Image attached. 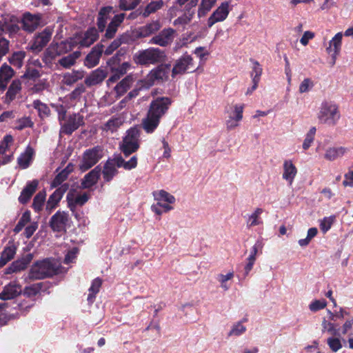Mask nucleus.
<instances>
[{
    "label": "nucleus",
    "instance_id": "f257e3e1",
    "mask_svg": "<svg viewBox=\"0 0 353 353\" xmlns=\"http://www.w3.org/2000/svg\"><path fill=\"white\" fill-rule=\"evenodd\" d=\"M172 100L167 97H157L150 103L146 116L142 119L141 125L148 134L154 132L158 128L160 121L168 112Z\"/></svg>",
    "mask_w": 353,
    "mask_h": 353
},
{
    "label": "nucleus",
    "instance_id": "f03ea898",
    "mask_svg": "<svg viewBox=\"0 0 353 353\" xmlns=\"http://www.w3.org/2000/svg\"><path fill=\"white\" fill-rule=\"evenodd\" d=\"M137 165V158L133 156L130 160L125 161L121 156H117L109 159L105 163L102 171L103 178L105 181H110L118 173L117 168H123L125 170H130Z\"/></svg>",
    "mask_w": 353,
    "mask_h": 353
},
{
    "label": "nucleus",
    "instance_id": "7ed1b4c3",
    "mask_svg": "<svg viewBox=\"0 0 353 353\" xmlns=\"http://www.w3.org/2000/svg\"><path fill=\"white\" fill-rule=\"evenodd\" d=\"M60 264L55 259H46L35 262L28 272L30 280L43 279L59 272Z\"/></svg>",
    "mask_w": 353,
    "mask_h": 353
},
{
    "label": "nucleus",
    "instance_id": "20e7f679",
    "mask_svg": "<svg viewBox=\"0 0 353 353\" xmlns=\"http://www.w3.org/2000/svg\"><path fill=\"white\" fill-rule=\"evenodd\" d=\"M165 57L164 52L159 48H149L136 52L133 60L138 65H150L162 62Z\"/></svg>",
    "mask_w": 353,
    "mask_h": 353
},
{
    "label": "nucleus",
    "instance_id": "39448f33",
    "mask_svg": "<svg viewBox=\"0 0 353 353\" xmlns=\"http://www.w3.org/2000/svg\"><path fill=\"white\" fill-rule=\"evenodd\" d=\"M341 117L338 105L332 101H323L317 114L319 123L330 126L335 125Z\"/></svg>",
    "mask_w": 353,
    "mask_h": 353
},
{
    "label": "nucleus",
    "instance_id": "423d86ee",
    "mask_svg": "<svg viewBox=\"0 0 353 353\" xmlns=\"http://www.w3.org/2000/svg\"><path fill=\"white\" fill-rule=\"evenodd\" d=\"M103 155L104 148L101 145H97L85 150L79 164V169L82 172H85L97 164Z\"/></svg>",
    "mask_w": 353,
    "mask_h": 353
},
{
    "label": "nucleus",
    "instance_id": "0eeeda50",
    "mask_svg": "<svg viewBox=\"0 0 353 353\" xmlns=\"http://www.w3.org/2000/svg\"><path fill=\"white\" fill-rule=\"evenodd\" d=\"M196 69L193 58L185 52L175 61L172 70V77L175 78L186 72H193Z\"/></svg>",
    "mask_w": 353,
    "mask_h": 353
},
{
    "label": "nucleus",
    "instance_id": "6e6552de",
    "mask_svg": "<svg viewBox=\"0 0 353 353\" xmlns=\"http://www.w3.org/2000/svg\"><path fill=\"white\" fill-rule=\"evenodd\" d=\"M139 131L136 128H130L127 131V134L120 145L121 150L125 157L136 152L139 148Z\"/></svg>",
    "mask_w": 353,
    "mask_h": 353
},
{
    "label": "nucleus",
    "instance_id": "1a4fd4ad",
    "mask_svg": "<svg viewBox=\"0 0 353 353\" xmlns=\"http://www.w3.org/2000/svg\"><path fill=\"white\" fill-rule=\"evenodd\" d=\"M170 72V64H161L152 70L147 77L142 80L141 83H145L142 85L148 88L153 85L156 81H166L168 79Z\"/></svg>",
    "mask_w": 353,
    "mask_h": 353
},
{
    "label": "nucleus",
    "instance_id": "9d476101",
    "mask_svg": "<svg viewBox=\"0 0 353 353\" xmlns=\"http://www.w3.org/2000/svg\"><path fill=\"white\" fill-rule=\"evenodd\" d=\"M84 124L83 116L79 113L72 114L60 122V133L71 134Z\"/></svg>",
    "mask_w": 353,
    "mask_h": 353
},
{
    "label": "nucleus",
    "instance_id": "9b49d317",
    "mask_svg": "<svg viewBox=\"0 0 353 353\" xmlns=\"http://www.w3.org/2000/svg\"><path fill=\"white\" fill-rule=\"evenodd\" d=\"M231 10L230 3L225 1L222 2L210 14L207 20V26L210 28L215 23L224 21Z\"/></svg>",
    "mask_w": 353,
    "mask_h": 353
},
{
    "label": "nucleus",
    "instance_id": "f8f14e48",
    "mask_svg": "<svg viewBox=\"0 0 353 353\" xmlns=\"http://www.w3.org/2000/svg\"><path fill=\"white\" fill-rule=\"evenodd\" d=\"M69 214L64 211H57L50 219L49 224L54 232H65L69 225Z\"/></svg>",
    "mask_w": 353,
    "mask_h": 353
},
{
    "label": "nucleus",
    "instance_id": "ddd939ff",
    "mask_svg": "<svg viewBox=\"0 0 353 353\" xmlns=\"http://www.w3.org/2000/svg\"><path fill=\"white\" fill-rule=\"evenodd\" d=\"M52 36V31L49 28L44 29L39 33L30 43L29 48L33 52H41L50 41Z\"/></svg>",
    "mask_w": 353,
    "mask_h": 353
},
{
    "label": "nucleus",
    "instance_id": "4468645a",
    "mask_svg": "<svg viewBox=\"0 0 353 353\" xmlns=\"http://www.w3.org/2000/svg\"><path fill=\"white\" fill-rule=\"evenodd\" d=\"M68 188V184H63L58 188L48 198L46 203L45 210L48 214H50L58 205L62 199L64 193Z\"/></svg>",
    "mask_w": 353,
    "mask_h": 353
},
{
    "label": "nucleus",
    "instance_id": "2eb2a0df",
    "mask_svg": "<svg viewBox=\"0 0 353 353\" xmlns=\"http://www.w3.org/2000/svg\"><path fill=\"white\" fill-rule=\"evenodd\" d=\"M174 30L172 28H165L158 34L153 37L149 41L150 44H155L162 47L169 45L174 39Z\"/></svg>",
    "mask_w": 353,
    "mask_h": 353
},
{
    "label": "nucleus",
    "instance_id": "dca6fc26",
    "mask_svg": "<svg viewBox=\"0 0 353 353\" xmlns=\"http://www.w3.org/2000/svg\"><path fill=\"white\" fill-rule=\"evenodd\" d=\"M32 254L29 253L26 254L21 259L12 262L11 265L6 269L5 273L9 274L25 270L28 265L32 261Z\"/></svg>",
    "mask_w": 353,
    "mask_h": 353
},
{
    "label": "nucleus",
    "instance_id": "f3484780",
    "mask_svg": "<svg viewBox=\"0 0 353 353\" xmlns=\"http://www.w3.org/2000/svg\"><path fill=\"white\" fill-rule=\"evenodd\" d=\"M88 199L89 195L87 193L75 194L74 192L70 191L67 194L68 207L71 211H74L78 205H83Z\"/></svg>",
    "mask_w": 353,
    "mask_h": 353
},
{
    "label": "nucleus",
    "instance_id": "a211bd4d",
    "mask_svg": "<svg viewBox=\"0 0 353 353\" xmlns=\"http://www.w3.org/2000/svg\"><path fill=\"white\" fill-rule=\"evenodd\" d=\"M108 73L107 70L99 68L85 78V83L89 87L98 85L107 77Z\"/></svg>",
    "mask_w": 353,
    "mask_h": 353
},
{
    "label": "nucleus",
    "instance_id": "6ab92c4d",
    "mask_svg": "<svg viewBox=\"0 0 353 353\" xmlns=\"http://www.w3.org/2000/svg\"><path fill=\"white\" fill-rule=\"evenodd\" d=\"M21 293V286L17 282H10L0 293V299L6 301L15 298Z\"/></svg>",
    "mask_w": 353,
    "mask_h": 353
},
{
    "label": "nucleus",
    "instance_id": "aec40b11",
    "mask_svg": "<svg viewBox=\"0 0 353 353\" xmlns=\"http://www.w3.org/2000/svg\"><path fill=\"white\" fill-rule=\"evenodd\" d=\"M297 174V168L292 160H285L283 164L282 178L292 185Z\"/></svg>",
    "mask_w": 353,
    "mask_h": 353
},
{
    "label": "nucleus",
    "instance_id": "412c9836",
    "mask_svg": "<svg viewBox=\"0 0 353 353\" xmlns=\"http://www.w3.org/2000/svg\"><path fill=\"white\" fill-rule=\"evenodd\" d=\"M349 152V149L343 146L329 147L325 150L324 158L330 161H334L341 158Z\"/></svg>",
    "mask_w": 353,
    "mask_h": 353
},
{
    "label": "nucleus",
    "instance_id": "4be33fe9",
    "mask_svg": "<svg viewBox=\"0 0 353 353\" xmlns=\"http://www.w3.org/2000/svg\"><path fill=\"white\" fill-rule=\"evenodd\" d=\"M98 37L97 29L90 28L79 37L78 39L79 43L81 47H89L98 39Z\"/></svg>",
    "mask_w": 353,
    "mask_h": 353
},
{
    "label": "nucleus",
    "instance_id": "5701e85b",
    "mask_svg": "<svg viewBox=\"0 0 353 353\" xmlns=\"http://www.w3.org/2000/svg\"><path fill=\"white\" fill-rule=\"evenodd\" d=\"M41 18L38 15L26 13L22 19L23 28L29 32L35 30L39 25Z\"/></svg>",
    "mask_w": 353,
    "mask_h": 353
},
{
    "label": "nucleus",
    "instance_id": "b1692460",
    "mask_svg": "<svg viewBox=\"0 0 353 353\" xmlns=\"http://www.w3.org/2000/svg\"><path fill=\"white\" fill-rule=\"evenodd\" d=\"M14 74V70L7 63H3L0 67V90H4L6 88L8 83Z\"/></svg>",
    "mask_w": 353,
    "mask_h": 353
},
{
    "label": "nucleus",
    "instance_id": "393cba45",
    "mask_svg": "<svg viewBox=\"0 0 353 353\" xmlns=\"http://www.w3.org/2000/svg\"><path fill=\"white\" fill-rule=\"evenodd\" d=\"M101 172V168L99 166H97L85 174L81 182L82 188H90L96 184L100 176Z\"/></svg>",
    "mask_w": 353,
    "mask_h": 353
},
{
    "label": "nucleus",
    "instance_id": "a878e982",
    "mask_svg": "<svg viewBox=\"0 0 353 353\" xmlns=\"http://www.w3.org/2000/svg\"><path fill=\"white\" fill-rule=\"evenodd\" d=\"M134 81V79L133 76L132 74H129L119 82L114 88V90L117 94V97L119 98L123 95L129 90Z\"/></svg>",
    "mask_w": 353,
    "mask_h": 353
},
{
    "label": "nucleus",
    "instance_id": "bb28decb",
    "mask_svg": "<svg viewBox=\"0 0 353 353\" xmlns=\"http://www.w3.org/2000/svg\"><path fill=\"white\" fill-rule=\"evenodd\" d=\"M34 154V150L30 146L27 147L26 150L17 159L19 166L21 169L28 168L32 162Z\"/></svg>",
    "mask_w": 353,
    "mask_h": 353
},
{
    "label": "nucleus",
    "instance_id": "cd10ccee",
    "mask_svg": "<svg viewBox=\"0 0 353 353\" xmlns=\"http://www.w3.org/2000/svg\"><path fill=\"white\" fill-rule=\"evenodd\" d=\"M21 90V83L19 80H14L10 86L4 97V103H10Z\"/></svg>",
    "mask_w": 353,
    "mask_h": 353
},
{
    "label": "nucleus",
    "instance_id": "c85d7f7f",
    "mask_svg": "<svg viewBox=\"0 0 353 353\" xmlns=\"http://www.w3.org/2000/svg\"><path fill=\"white\" fill-rule=\"evenodd\" d=\"M102 52V46L94 47L85 58V65L88 68H93L97 65L99 62Z\"/></svg>",
    "mask_w": 353,
    "mask_h": 353
},
{
    "label": "nucleus",
    "instance_id": "c756f323",
    "mask_svg": "<svg viewBox=\"0 0 353 353\" xmlns=\"http://www.w3.org/2000/svg\"><path fill=\"white\" fill-rule=\"evenodd\" d=\"M263 210L261 208H256L254 212L248 216L246 224L248 228L259 225L263 224L261 214Z\"/></svg>",
    "mask_w": 353,
    "mask_h": 353
},
{
    "label": "nucleus",
    "instance_id": "7c9ffc66",
    "mask_svg": "<svg viewBox=\"0 0 353 353\" xmlns=\"http://www.w3.org/2000/svg\"><path fill=\"white\" fill-rule=\"evenodd\" d=\"M123 123L122 117H112L102 126V130L107 132L113 133L120 128Z\"/></svg>",
    "mask_w": 353,
    "mask_h": 353
},
{
    "label": "nucleus",
    "instance_id": "2f4dec72",
    "mask_svg": "<svg viewBox=\"0 0 353 353\" xmlns=\"http://www.w3.org/2000/svg\"><path fill=\"white\" fill-rule=\"evenodd\" d=\"M342 32H338L330 41L329 46L326 48L327 53L339 54L341 49L342 44Z\"/></svg>",
    "mask_w": 353,
    "mask_h": 353
},
{
    "label": "nucleus",
    "instance_id": "473e14b6",
    "mask_svg": "<svg viewBox=\"0 0 353 353\" xmlns=\"http://www.w3.org/2000/svg\"><path fill=\"white\" fill-rule=\"evenodd\" d=\"M234 274L233 271H229L226 274H219L216 276V280L220 287L224 291H228L231 287L230 281L233 279Z\"/></svg>",
    "mask_w": 353,
    "mask_h": 353
},
{
    "label": "nucleus",
    "instance_id": "72a5a7b5",
    "mask_svg": "<svg viewBox=\"0 0 353 353\" xmlns=\"http://www.w3.org/2000/svg\"><path fill=\"white\" fill-rule=\"evenodd\" d=\"M16 254V247L14 245L5 248L0 256V268L12 259Z\"/></svg>",
    "mask_w": 353,
    "mask_h": 353
},
{
    "label": "nucleus",
    "instance_id": "f704fd0d",
    "mask_svg": "<svg viewBox=\"0 0 353 353\" xmlns=\"http://www.w3.org/2000/svg\"><path fill=\"white\" fill-rule=\"evenodd\" d=\"M161 28V24L158 21H152L140 28L139 34L142 37H148L157 32Z\"/></svg>",
    "mask_w": 353,
    "mask_h": 353
},
{
    "label": "nucleus",
    "instance_id": "c9c22d12",
    "mask_svg": "<svg viewBox=\"0 0 353 353\" xmlns=\"http://www.w3.org/2000/svg\"><path fill=\"white\" fill-rule=\"evenodd\" d=\"M83 77V74L80 71L66 72L63 76L62 83L67 85H71Z\"/></svg>",
    "mask_w": 353,
    "mask_h": 353
},
{
    "label": "nucleus",
    "instance_id": "e433bc0d",
    "mask_svg": "<svg viewBox=\"0 0 353 353\" xmlns=\"http://www.w3.org/2000/svg\"><path fill=\"white\" fill-rule=\"evenodd\" d=\"M154 199L157 202H165L168 203H175V197L170 194L169 192L161 190L157 192H154L153 193Z\"/></svg>",
    "mask_w": 353,
    "mask_h": 353
},
{
    "label": "nucleus",
    "instance_id": "4c0bfd02",
    "mask_svg": "<svg viewBox=\"0 0 353 353\" xmlns=\"http://www.w3.org/2000/svg\"><path fill=\"white\" fill-rule=\"evenodd\" d=\"M217 0H201L199 6L197 16L199 18L205 17L214 6Z\"/></svg>",
    "mask_w": 353,
    "mask_h": 353
},
{
    "label": "nucleus",
    "instance_id": "58836bf2",
    "mask_svg": "<svg viewBox=\"0 0 353 353\" xmlns=\"http://www.w3.org/2000/svg\"><path fill=\"white\" fill-rule=\"evenodd\" d=\"M102 284V281L99 278H96L92 282L91 286L88 291V301L90 303H93L96 296V294L99 292L100 288Z\"/></svg>",
    "mask_w": 353,
    "mask_h": 353
},
{
    "label": "nucleus",
    "instance_id": "ea45409f",
    "mask_svg": "<svg viewBox=\"0 0 353 353\" xmlns=\"http://www.w3.org/2000/svg\"><path fill=\"white\" fill-rule=\"evenodd\" d=\"M32 106L37 110L40 118L44 119L50 115V110L49 107L46 103H42L41 101H34L32 103Z\"/></svg>",
    "mask_w": 353,
    "mask_h": 353
},
{
    "label": "nucleus",
    "instance_id": "a19ab883",
    "mask_svg": "<svg viewBox=\"0 0 353 353\" xmlns=\"http://www.w3.org/2000/svg\"><path fill=\"white\" fill-rule=\"evenodd\" d=\"M194 12H188L179 17L173 21V25L177 28H184L192 19Z\"/></svg>",
    "mask_w": 353,
    "mask_h": 353
},
{
    "label": "nucleus",
    "instance_id": "79ce46f5",
    "mask_svg": "<svg viewBox=\"0 0 353 353\" xmlns=\"http://www.w3.org/2000/svg\"><path fill=\"white\" fill-rule=\"evenodd\" d=\"M46 196V194L45 191H41L36 194L32 203V208L35 212H39L43 210Z\"/></svg>",
    "mask_w": 353,
    "mask_h": 353
},
{
    "label": "nucleus",
    "instance_id": "37998d69",
    "mask_svg": "<svg viewBox=\"0 0 353 353\" xmlns=\"http://www.w3.org/2000/svg\"><path fill=\"white\" fill-rule=\"evenodd\" d=\"M117 58L118 55H116L108 61V64L110 66L111 72L113 73L112 75L107 80V84L108 86L117 81L121 77H122L116 70H114V67L112 65L116 63Z\"/></svg>",
    "mask_w": 353,
    "mask_h": 353
},
{
    "label": "nucleus",
    "instance_id": "c03bdc74",
    "mask_svg": "<svg viewBox=\"0 0 353 353\" xmlns=\"http://www.w3.org/2000/svg\"><path fill=\"white\" fill-rule=\"evenodd\" d=\"M26 54L24 51L14 52L8 59L10 63L18 68H21L23 65Z\"/></svg>",
    "mask_w": 353,
    "mask_h": 353
},
{
    "label": "nucleus",
    "instance_id": "a18cd8bd",
    "mask_svg": "<svg viewBox=\"0 0 353 353\" xmlns=\"http://www.w3.org/2000/svg\"><path fill=\"white\" fill-rule=\"evenodd\" d=\"M51 106L57 112L59 122L63 121L65 118V114L68 108L66 104L64 103V101L63 100H59L57 103H52Z\"/></svg>",
    "mask_w": 353,
    "mask_h": 353
},
{
    "label": "nucleus",
    "instance_id": "49530a36",
    "mask_svg": "<svg viewBox=\"0 0 353 353\" xmlns=\"http://www.w3.org/2000/svg\"><path fill=\"white\" fill-rule=\"evenodd\" d=\"M111 11V8H102L99 13L98 20H97V26L100 31H103L106 21L108 19V14Z\"/></svg>",
    "mask_w": 353,
    "mask_h": 353
},
{
    "label": "nucleus",
    "instance_id": "de8ad7c7",
    "mask_svg": "<svg viewBox=\"0 0 353 353\" xmlns=\"http://www.w3.org/2000/svg\"><path fill=\"white\" fill-rule=\"evenodd\" d=\"M343 340L340 337L330 336L327 339V344L333 352H337L343 347Z\"/></svg>",
    "mask_w": 353,
    "mask_h": 353
},
{
    "label": "nucleus",
    "instance_id": "09e8293b",
    "mask_svg": "<svg viewBox=\"0 0 353 353\" xmlns=\"http://www.w3.org/2000/svg\"><path fill=\"white\" fill-rule=\"evenodd\" d=\"M14 142L13 137L10 134H6L0 141V154L7 153L10 151L11 146Z\"/></svg>",
    "mask_w": 353,
    "mask_h": 353
},
{
    "label": "nucleus",
    "instance_id": "8fccbe9b",
    "mask_svg": "<svg viewBox=\"0 0 353 353\" xmlns=\"http://www.w3.org/2000/svg\"><path fill=\"white\" fill-rule=\"evenodd\" d=\"M163 5V2L161 0L151 1L145 8L143 15L146 17L150 14L155 12L158 10L161 9Z\"/></svg>",
    "mask_w": 353,
    "mask_h": 353
},
{
    "label": "nucleus",
    "instance_id": "3c124183",
    "mask_svg": "<svg viewBox=\"0 0 353 353\" xmlns=\"http://www.w3.org/2000/svg\"><path fill=\"white\" fill-rule=\"evenodd\" d=\"M250 61L253 64L252 68V72L250 73L252 81L256 80V81L259 82L263 72L262 67L257 61L250 59Z\"/></svg>",
    "mask_w": 353,
    "mask_h": 353
},
{
    "label": "nucleus",
    "instance_id": "603ef678",
    "mask_svg": "<svg viewBox=\"0 0 353 353\" xmlns=\"http://www.w3.org/2000/svg\"><path fill=\"white\" fill-rule=\"evenodd\" d=\"M79 52H74L66 57H62L59 59V63L61 66L65 68H70L74 64L76 59L79 57Z\"/></svg>",
    "mask_w": 353,
    "mask_h": 353
},
{
    "label": "nucleus",
    "instance_id": "864d4df0",
    "mask_svg": "<svg viewBox=\"0 0 353 353\" xmlns=\"http://www.w3.org/2000/svg\"><path fill=\"white\" fill-rule=\"evenodd\" d=\"M41 283H37L29 286H26L23 290V294L28 297L35 296L41 291Z\"/></svg>",
    "mask_w": 353,
    "mask_h": 353
},
{
    "label": "nucleus",
    "instance_id": "5fc2aeb1",
    "mask_svg": "<svg viewBox=\"0 0 353 353\" xmlns=\"http://www.w3.org/2000/svg\"><path fill=\"white\" fill-rule=\"evenodd\" d=\"M246 331V327L241 321L232 325L228 333V336H239L242 335Z\"/></svg>",
    "mask_w": 353,
    "mask_h": 353
},
{
    "label": "nucleus",
    "instance_id": "6e6d98bb",
    "mask_svg": "<svg viewBox=\"0 0 353 353\" xmlns=\"http://www.w3.org/2000/svg\"><path fill=\"white\" fill-rule=\"evenodd\" d=\"M237 116L233 117L229 114L228 119L226 121V128L228 130H231L239 126V123L241 121V110L236 111Z\"/></svg>",
    "mask_w": 353,
    "mask_h": 353
},
{
    "label": "nucleus",
    "instance_id": "4d7b16f0",
    "mask_svg": "<svg viewBox=\"0 0 353 353\" xmlns=\"http://www.w3.org/2000/svg\"><path fill=\"white\" fill-rule=\"evenodd\" d=\"M316 132V128L315 127H312L308 131V132L306 134L305 139L303 143V148L305 150H307L313 143Z\"/></svg>",
    "mask_w": 353,
    "mask_h": 353
},
{
    "label": "nucleus",
    "instance_id": "13d9d810",
    "mask_svg": "<svg viewBox=\"0 0 353 353\" xmlns=\"http://www.w3.org/2000/svg\"><path fill=\"white\" fill-rule=\"evenodd\" d=\"M30 221V213L29 212H25L21 217L20 218L19 222L16 225L14 232L15 233H19L22 229L25 227V225L29 223Z\"/></svg>",
    "mask_w": 353,
    "mask_h": 353
},
{
    "label": "nucleus",
    "instance_id": "bf43d9fd",
    "mask_svg": "<svg viewBox=\"0 0 353 353\" xmlns=\"http://www.w3.org/2000/svg\"><path fill=\"white\" fill-rule=\"evenodd\" d=\"M16 124L15 128L19 130H21L26 128H32L34 125V123L28 117H24L17 119Z\"/></svg>",
    "mask_w": 353,
    "mask_h": 353
},
{
    "label": "nucleus",
    "instance_id": "052dcab7",
    "mask_svg": "<svg viewBox=\"0 0 353 353\" xmlns=\"http://www.w3.org/2000/svg\"><path fill=\"white\" fill-rule=\"evenodd\" d=\"M335 219L334 216H328L323 218L320 223V228L323 233H326L332 227Z\"/></svg>",
    "mask_w": 353,
    "mask_h": 353
},
{
    "label": "nucleus",
    "instance_id": "680f3d73",
    "mask_svg": "<svg viewBox=\"0 0 353 353\" xmlns=\"http://www.w3.org/2000/svg\"><path fill=\"white\" fill-rule=\"evenodd\" d=\"M314 86L313 81L310 78H305L300 83L299 90L300 93L309 92Z\"/></svg>",
    "mask_w": 353,
    "mask_h": 353
},
{
    "label": "nucleus",
    "instance_id": "e2e57ef3",
    "mask_svg": "<svg viewBox=\"0 0 353 353\" xmlns=\"http://www.w3.org/2000/svg\"><path fill=\"white\" fill-rule=\"evenodd\" d=\"M141 0H120L119 6L122 10H128L134 9Z\"/></svg>",
    "mask_w": 353,
    "mask_h": 353
},
{
    "label": "nucleus",
    "instance_id": "0e129e2a",
    "mask_svg": "<svg viewBox=\"0 0 353 353\" xmlns=\"http://www.w3.org/2000/svg\"><path fill=\"white\" fill-rule=\"evenodd\" d=\"M327 305V301L325 299L315 300L309 305V308L312 312H316L320 310L325 308Z\"/></svg>",
    "mask_w": 353,
    "mask_h": 353
},
{
    "label": "nucleus",
    "instance_id": "69168bd1",
    "mask_svg": "<svg viewBox=\"0 0 353 353\" xmlns=\"http://www.w3.org/2000/svg\"><path fill=\"white\" fill-rule=\"evenodd\" d=\"M67 172H63V170L59 172L53 179L51 183V188H57L61 185V183L66 180L68 178Z\"/></svg>",
    "mask_w": 353,
    "mask_h": 353
},
{
    "label": "nucleus",
    "instance_id": "338daca9",
    "mask_svg": "<svg viewBox=\"0 0 353 353\" xmlns=\"http://www.w3.org/2000/svg\"><path fill=\"white\" fill-rule=\"evenodd\" d=\"M79 253V249L77 248H73L70 250L68 252L64 259V263L69 264L70 263H73L76 259L77 254Z\"/></svg>",
    "mask_w": 353,
    "mask_h": 353
},
{
    "label": "nucleus",
    "instance_id": "774afa93",
    "mask_svg": "<svg viewBox=\"0 0 353 353\" xmlns=\"http://www.w3.org/2000/svg\"><path fill=\"white\" fill-rule=\"evenodd\" d=\"M19 30V27L16 23L7 24L5 23L2 26H0V36L5 31H9L10 33L17 32Z\"/></svg>",
    "mask_w": 353,
    "mask_h": 353
}]
</instances>
